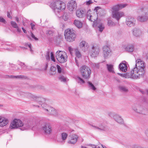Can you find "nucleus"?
Listing matches in <instances>:
<instances>
[{"instance_id": "obj_1", "label": "nucleus", "mask_w": 148, "mask_h": 148, "mask_svg": "<svg viewBox=\"0 0 148 148\" xmlns=\"http://www.w3.org/2000/svg\"><path fill=\"white\" fill-rule=\"evenodd\" d=\"M35 123L31 121H27L23 123L20 119H15L11 123L10 127L11 129L16 128L20 127V129L23 131L29 129H33L34 127L37 128L40 131L46 133V123L41 122L40 127L35 126Z\"/></svg>"}, {"instance_id": "obj_2", "label": "nucleus", "mask_w": 148, "mask_h": 148, "mask_svg": "<svg viewBox=\"0 0 148 148\" xmlns=\"http://www.w3.org/2000/svg\"><path fill=\"white\" fill-rule=\"evenodd\" d=\"M136 67H134L130 73V77L133 79L139 78L145 73L144 62L139 59L136 60Z\"/></svg>"}, {"instance_id": "obj_3", "label": "nucleus", "mask_w": 148, "mask_h": 148, "mask_svg": "<svg viewBox=\"0 0 148 148\" xmlns=\"http://www.w3.org/2000/svg\"><path fill=\"white\" fill-rule=\"evenodd\" d=\"M50 7L53 9L56 14L58 15L66 8L65 4L61 1L55 0L53 1L50 4Z\"/></svg>"}, {"instance_id": "obj_4", "label": "nucleus", "mask_w": 148, "mask_h": 148, "mask_svg": "<svg viewBox=\"0 0 148 148\" xmlns=\"http://www.w3.org/2000/svg\"><path fill=\"white\" fill-rule=\"evenodd\" d=\"M64 34L66 40L69 42L74 41L76 38L74 31L72 29H68L65 30Z\"/></svg>"}, {"instance_id": "obj_5", "label": "nucleus", "mask_w": 148, "mask_h": 148, "mask_svg": "<svg viewBox=\"0 0 148 148\" xmlns=\"http://www.w3.org/2000/svg\"><path fill=\"white\" fill-rule=\"evenodd\" d=\"M56 57L58 61L60 63H64L67 61L68 56L64 51H58L56 53Z\"/></svg>"}, {"instance_id": "obj_6", "label": "nucleus", "mask_w": 148, "mask_h": 148, "mask_svg": "<svg viewBox=\"0 0 148 148\" xmlns=\"http://www.w3.org/2000/svg\"><path fill=\"white\" fill-rule=\"evenodd\" d=\"M80 71L82 77L85 79H89L90 77L91 70L89 67L83 65L80 68Z\"/></svg>"}, {"instance_id": "obj_7", "label": "nucleus", "mask_w": 148, "mask_h": 148, "mask_svg": "<svg viewBox=\"0 0 148 148\" xmlns=\"http://www.w3.org/2000/svg\"><path fill=\"white\" fill-rule=\"evenodd\" d=\"M93 13L90 10H89L87 12V18L88 19L91 21L93 22V26L94 27L97 25V22L99 21L98 20L96 21L97 19V17L96 16L95 18H94L93 16Z\"/></svg>"}, {"instance_id": "obj_8", "label": "nucleus", "mask_w": 148, "mask_h": 148, "mask_svg": "<svg viewBox=\"0 0 148 148\" xmlns=\"http://www.w3.org/2000/svg\"><path fill=\"white\" fill-rule=\"evenodd\" d=\"M99 51L100 49L99 47L92 45L89 54L92 57H97L98 56Z\"/></svg>"}, {"instance_id": "obj_9", "label": "nucleus", "mask_w": 148, "mask_h": 148, "mask_svg": "<svg viewBox=\"0 0 148 148\" xmlns=\"http://www.w3.org/2000/svg\"><path fill=\"white\" fill-rule=\"evenodd\" d=\"M102 53L105 59L108 58L111 54V51L109 47L107 45L103 46L102 48Z\"/></svg>"}, {"instance_id": "obj_10", "label": "nucleus", "mask_w": 148, "mask_h": 148, "mask_svg": "<svg viewBox=\"0 0 148 148\" xmlns=\"http://www.w3.org/2000/svg\"><path fill=\"white\" fill-rule=\"evenodd\" d=\"M47 115L57 116L58 113L56 110L50 106L47 107Z\"/></svg>"}, {"instance_id": "obj_11", "label": "nucleus", "mask_w": 148, "mask_h": 148, "mask_svg": "<svg viewBox=\"0 0 148 148\" xmlns=\"http://www.w3.org/2000/svg\"><path fill=\"white\" fill-rule=\"evenodd\" d=\"M67 6L69 11L72 12L77 8V4L75 1L72 0L68 2Z\"/></svg>"}, {"instance_id": "obj_12", "label": "nucleus", "mask_w": 148, "mask_h": 148, "mask_svg": "<svg viewBox=\"0 0 148 148\" xmlns=\"http://www.w3.org/2000/svg\"><path fill=\"white\" fill-rule=\"evenodd\" d=\"M54 34V30L53 28L49 29L47 30V38L50 42H53V37Z\"/></svg>"}, {"instance_id": "obj_13", "label": "nucleus", "mask_w": 148, "mask_h": 148, "mask_svg": "<svg viewBox=\"0 0 148 148\" xmlns=\"http://www.w3.org/2000/svg\"><path fill=\"white\" fill-rule=\"evenodd\" d=\"M136 21L133 17L129 16L126 19V23L128 26L130 27H133L136 23Z\"/></svg>"}, {"instance_id": "obj_14", "label": "nucleus", "mask_w": 148, "mask_h": 148, "mask_svg": "<svg viewBox=\"0 0 148 148\" xmlns=\"http://www.w3.org/2000/svg\"><path fill=\"white\" fill-rule=\"evenodd\" d=\"M95 130H98L100 131H107L108 130V126L103 124H101L97 126L93 125H91Z\"/></svg>"}, {"instance_id": "obj_15", "label": "nucleus", "mask_w": 148, "mask_h": 148, "mask_svg": "<svg viewBox=\"0 0 148 148\" xmlns=\"http://www.w3.org/2000/svg\"><path fill=\"white\" fill-rule=\"evenodd\" d=\"M79 47L82 50L85 51L88 49L89 45L87 42L82 41L80 43Z\"/></svg>"}, {"instance_id": "obj_16", "label": "nucleus", "mask_w": 148, "mask_h": 148, "mask_svg": "<svg viewBox=\"0 0 148 148\" xmlns=\"http://www.w3.org/2000/svg\"><path fill=\"white\" fill-rule=\"evenodd\" d=\"M127 5L126 4H118L113 6L112 8V14L114 12H118V11L119 10L125 7Z\"/></svg>"}, {"instance_id": "obj_17", "label": "nucleus", "mask_w": 148, "mask_h": 148, "mask_svg": "<svg viewBox=\"0 0 148 148\" xmlns=\"http://www.w3.org/2000/svg\"><path fill=\"white\" fill-rule=\"evenodd\" d=\"M123 16L124 13L122 12H114L112 14V17L116 19L117 21H119L120 18Z\"/></svg>"}, {"instance_id": "obj_18", "label": "nucleus", "mask_w": 148, "mask_h": 148, "mask_svg": "<svg viewBox=\"0 0 148 148\" xmlns=\"http://www.w3.org/2000/svg\"><path fill=\"white\" fill-rule=\"evenodd\" d=\"M141 15L137 17V20L141 22L147 21L148 20V16L147 15H145V14L143 15L142 12H141Z\"/></svg>"}, {"instance_id": "obj_19", "label": "nucleus", "mask_w": 148, "mask_h": 148, "mask_svg": "<svg viewBox=\"0 0 148 148\" xmlns=\"http://www.w3.org/2000/svg\"><path fill=\"white\" fill-rule=\"evenodd\" d=\"M114 119L117 123L120 124H123L124 121L123 119L119 115L115 114L113 115Z\"/></svg>"}, {"instance_id": "obj_20", "label": "nucleus", "mask_w": 148, "mask_h": 148, "mask_svg": "<svg viewBox=\"0 0 148 148\" xmlns=\"http://www.w3.org/2000/svg\"><path fill=\"white\" fill-rule=\"evenodd\" d=\"M78 138L77 135L75 134H72L70 136V138L69 143L72 144H74L77 142V138Z\"/></svg>"}, {"instance_id": "obj_21", "label": "nucleus", "mask_w": 148, "mask_h": 148, "mask_svg": "<svg viewBox=\"0 0 148 148\" xmlns=\"http://www.w3.org/2000/svg\"><path fill=\"white\" fill-rule=\"evenodd\" d=\"M77 16L79 18H82L85 16L84 11L83 10L79 9L76 11Z\"/></svg>"}, {"instance_id": "obj_22", "label": "nucleus", "mask_w": 148, "mask_h": 148, "mask_svg": "<svg viewBox=\"0 0 148 148\" xmlns=\"http://www.w3.org/2000/svg\"><path fill=\"white\" fill-rule=\"evenodd\" d=\"M8 122V121L7 119L0 116V126L3 127L5 126Z\"/></svg>"}, {"instance_id": "obj_23", "label": "nucleus", "mask_w": 148, "mask_h": 148, "mask_svg": "<svg viewBox=\"0 0 148 148\" xmlns=\"http://www.w3.org/2000/svg\"><path fill=\"white\" fill-rule=\"evenodd\" d=\"M125 50L128 52H132L134 50V47L132 44L128 45L124 47Z\"/></svg>"}, {"instance_id": "obj_24", "label": "nucleus", "mask_w": 148, "mask_h": 148, "mask_svg": "<svg viewBox=\"0 0 148 148\" xmlns=\"http://www.w3.org/2000/svg\"><path fill=\"white\" fill-rule=\"evenodd\" d=\"M119 68L120 70L123 72H125L127 71V67L125 63H121L119 64Z\"/></svg>"}, {"instance_id": "obj_25", "label": "nucleus", "mask_w": 148, "mask_h": 148, "mask_svg": "<svg viewBox=\"0 0 148 148\" xmlns=\"http://www.w3.org/2000/svg\"><path fill=\"white\" fill-rule=\"evenodd\" d=\"M134 35L136 37H139L142 34L141 31L138 29L135 28L133 31Z\"/></svg>"}, {"instance_id": "obj_26", "label": "nucleus", "mask_w": 148, "mask_h": 148, "mask_svg": "<svg viewBox=\"0 0 148 148\" xmlns=\"http://www.w3.org/2000/svg\"><path fill=\"white\" fill-rule=\"evenodd\" d=\"M52 40H53V42L52 43L54 42L57 45H58L60 43L62 40V37L60 36H57L55 37L54 38H53Z\"/></svg>"}, {"instance_id": "obj_27", "label": "nucleus", "mask_w": 148, "mask_h": 148, "mask_svg": "<svg viewBox=\"0 0 148 148\" xmlns=\"http://www.w3.org/2000/svg\"><path fill=\"white\" fill-rule=\"evenodd\" d=\"M73 24L75 26L79 29L81 28L82 27V22L77 20H75Z\"/></svg>"}, {"instance_id": "obj_28", "label": "nucleus", "mask_w": 148, "mask_h": 148, "mask_svg": "<svg viewBox=\"0 0 148 148\" xmlns=\"http://www.w3.org/2000/svg\"><path fill=\"white\" fill-rule=\"evenodd\" d=\"M52 132L51 125L49 123H47V135H50Z\"/></svg>"}, {"instance_id": "obj_29", "label": "nucleus", "mask_w": 148, "mask_h": 148, "mask_svg": "<svg viewBox=\"0 0 148 148\" xmlns=\"http://www.w3.org/2000/svg\"><path fill=\"white\" fill-rule=\"evenodd\" d=\"M50 57L51 58V60L55 62V59L54 57L53 54L52 52H48L47 53V58L49 59Z\"/></svg>"}, {"instance_id": "obj_30", "label": "nucleus", "mask_w": 148, "mask_h": 148, "mask_svg": "<svg viewBox=\"0 0 148 148\" xmlns=\"http://www.w3.org/2000/svg\"><path fill=\"white\" fill-rule=\"evenodd\" d=\"M97 25L95 26L98 27L99 29V31L102 32L104 29V26L103 24L99 22V21L97 22Z\"/></svg>"}, {"instance_id": "obj_31", "label": "nucleus", "mask_w": 148, "mask_h": 148, "mask_svg": "<svg viewBox=\"0 0 148 148\" xmlns=\"http://www.w3.org/2000/svg\"><path fill=\"white\" fill-rule=\"evenodd\" d=\"M106 66H107L108 70L109 72L112 73H114V71L113 65L111 64H107Z\"/></svg>"}, {"instance_id": "obj_32", "label": "nucleus", "mask_w": 148, "mask_h": 148, "mask_svg": "<svg viewBox=\"0 0 148 148\" xmlns=\"http://www.w3.org/2000/svg\"><path fill=\"white\" fill-rule=\"evenodd\" d=\"M119 90L122 92H127L128 91L127 88L123 86H120L119 87Z\"/></svg>"}, {"instance_id": "obj_33", "label": "nucleus", "mask_w": 148, "mask_h": 148, "mask_svg": "<svg viewBox=\"0 0 148 148\" xmlns=\"http://www.w3.org/2000/svg\"><path fill=\"white\" fill-rule=\"evenodd\" d=\"M140 10L143 15L145 14V15H148V7H144L141 8Z\"/></svg>"}, {"instance_id": "obj_34", "label": "nucleus", "mask_w": 148, "mask_h": 148, "mask_svg": "<svg viewBox=\"0 0 148 148\" xmlns=\"http://www.w3.org/2000/svg\"><path fill=\"white\" fill-rule=\"evenodd\" d=\"M107 25L109 27H112L115 26L116 23L113 22L110 18H109L108 20Z\"/></svg>"}, {"instance_id": "obj_35", "label": "nucleus", "mask_w": 148, "mask_h": 148, "mask_svg": "<svg viewBox=\"0 0 148 148\" xmlns=\"http://www.w3.org/2000/svg\"><path fill=\"white\" fill-rule=\"evenodd\" d=\"M140 108L139 107H136L134 105L132 106V109L136 112L140 113L142 112V110L140 109Z\"/></svg>"}, {"instance_id": "obj_36", "label": "nucleus", "mask_w": 148, "mask_h": 148, "mask_svg": "<svg viewBox=\"0 0 148 148\" xmlns=\"http://www.w3.org/2000/svg\"><path fill=\"white\" fill-rule=\"evenodd\" d=\"M76 80L78 83H79L80 84H82L85 83V81L81 78L79 76L77 77L76 78Z\"/></svg>"}, {"instance_id": "obj_37", "label": "nucleus", "mask_w": 148, "mask_h": 148, "mask_svg": "<svg viewBox=\"0 0 148 148\" xmlns=\"http://www.w3.org/2000/svg\"><path fill=\"white\" fill-rule=\"evenodd\" d=\"M68 136V134L65 133L63 132L62 133L61 137L63 142H64Z\"/></svg>"}, {"instance_id": "obj_38", "label": "nucleus", "mask_w": 148, "mask_h": 148, "mask_svg": "<svg viewBox=\"0 0 148 148\" xmlns=\"http://www.w3.org/2000/svg\"><path fill=\"white\" fill-rule=\"evenodd\" d=\"M87 83L88 84V86L90 89L93 90H96V88L95 87L93 84L91 82H88Z\"/></svg>"}, {"instance_id": "obj_39", "label": "nucleus", "mask_w": 148, "mask_h": 148, "mask_svg": "<svg viewBox=\"0 0 148 148\" xmlns=\"http://www.w3.org/2000/svg\"><path fill=\"white\" fill-rule=\"evenodd\" d=\"M18 64L21 66L22 69L25 70L27 69V66L25 65L24 63L19 62Z\"/></svg>"}, {"instance_id": "obj_40", "label": "nucleus", "mask_w": 148, "mask_h": 148, "mask_svg": "<svg viewBox=\"0 0 148 148\" xmlns=\"http://www.w3.org/2000/svg\"><path fill=\"white\" fill-rule=\"evenodd\" d=\"M62 18L65 21L67 20L69 18L68 14L66 13H64L62 16Z\"/></svg>"}, {"instance_id": "obj_41", "label": "nucleus", "mask_w": 148, "mask_h": 148, "mask_svg": "<svg viewBox=\"0 0 148 148\" xmlns=\"http://www.w3.org/2000/svg\"><path fill=\"white\" fill-rule=\"evenodd\" d=\"M91 65L93 67H95L97 69H99V63H91Z\"/></svg>"}, {"instance_id": "obj_42", "label": "nucleus", "mask_w": 148, "mask_h": 148, "mask_svg": "<svg viewBox=\"0 0 148 148\" xmlns=\"http://www.w3.org/2000/svg\"><path fill=\"white\" fill-rule=\"evenodd\" d=\"M58 79L61 81L65 82L66 81V78L63 75H60Z\"/></svg>"}, {"instance_id": "obj_43", "label": "nucleus", "mask_w": 148, "mask_h": 148, "mask_svg": "<svg viewBox=\"0 0 148 148\" xmlns=\"http://www.w3.org/2000/svg\"><path fill=\"white\" fill-rule=\"evenodd\" d=\"M11 24L13 27L15 28H18L17 24L16 22L12 21L11 22Z\"/></svg>"}, {"instance_id": "obj_44", "label": "nucleus", "mask_w": 148, "mask_h": 148, "mask_svg": "<svg viewBox=\"0 0 148 148\" xmlns=\"http://www.w3.org/2000/svg\"><path fill=\"white\" fill-rule=\"evenodd\" d=\"M75 54L76 57L78 58H80L81 56V54L78 50H76Z\"/></svg>"}, {"instance_id": "obj_45", "label": "nucleus", "mask_w": 148, "mask_h": 148, "mask_svg": "<svg viewBox=\"0 0 148 148\" xmlns=\"http://www.w3.org/2000/svg\"><path fill=\"white\" fill-rule=\"evenodd\" d=\"M95 11L96 12V14H97V12H104V10H103L101 9L99 7H97L95 8Z\"/></svg>"}, {"instance_id": "obj_46", "label": "nucleus", "mask_w": 148, "mask_h": 148, "mask_svg": "<svg viewBox=\"0 0 148 148\" xmlns=\"http://www.w3.org/2000/svg\"><path fill=\"white\" fill-rule=\"evenodd\" d=\"M31 36L35 40L38 41V38L36 37L33 34L32 32H31Z\"/></svg>"}, {"instance_id": "obj_47", "label": "nucleus", "mask_w": 148, "mask_h": 148, "mask_svg": "<svg viewBox=\"0 0 148 148\" xmlns=\"http://www.w3.org/2000/svg\"><path fill=\"white\" fill-rule=\"evenodd\" d=\"M57 68L58 72L59 73H61L62 69L60 66L58 65H57Z\"/></svg>"}, {"instance_id": "obj_48", "label": "nucleus", "mask_w": 148, "mask_h": 148, "mask_svg": "<svg viewBox=\"0 0 148 148\" xmlns=\"http://www.w3.org/2000/svg\"><path fill=\"white\" fill-rule=\"evenodd\" d=\"M0 22L3 23L4 24H6V23L5 20L1 17H0Z\"/></svg>"}, {"instance_id": "obj_49", "label": "nucleus", "mask_w": 148, "mask_h": 148, "mask_svg": "<svg viewBox=\"0 0 148 148\" xmlns=\"http://www.w3.org/2000/svg\"><path fill=\"white\" fill-rule=\"evenodd\" d=\"M132 148H145L138 145H134L133 146Z\"/></svg>"}, {"instance_id": "obj_50", "label": "nucleus", "mask_w": 148, "mask_h": 148, "mask_svg": "<svg viewBox=\"0 0 148 148\" xmlns=\"http://www.w3.org/2000/svg\"><path fill=\"white\" fill-rule=\"evenodd\" d=\"M50 69L51 71L53 72H55L56 70V67L54 66H51V67Z\"/></svg>"}, {"instance_id": "obj_51", "label": "nucleus", "mask_w": 148, "mask_h": 148, "mask_svg": "<svg viewBox=\"0 0 148 148\" xmlns=\"http://www.w3.org/2000/svg\"><path fill=\"white\" fill-rule=\"evenodd\" d=\"M41 106L44 109L46 110V104L45 103H42L41 104Z\"/></svg>"}, {"instance_id": "obj_52", "label": "nucleus", "mask_w": 148, "mask_h": 148, "mask_svg": "<svg viewBox=\"0 0 148 148\" xmlns=\"http://www.w3.org/2000/svg\"><path fill=\"white\" fill-rule=\"evenodd\" d=\"M92 3V0H89L88 1H86V4L87 5H89Z\"/></svg>"}, {"instance_id": "obj_53", "label": "nucleus", "mask_w": 148, "mask_h": 148, "mask_svg": "<svg viewBox=\"0 0 148 148\" xmlns=\"http://www.w3.org/2000/svg\"><path fill=\"white\" fill-rule=\"evenodd\" d=\"M37 100L39 101H41V102H42L43 100H44V99L41 98H39V97H38L37 98ZM39 102H40V101H39Z\"/></svg>"}, {"instance_id": "obj_54", "label": "nucleus", "mask_w": 148, "mask_h": 148, "mask_svg": "<svg viewBox=\"0 0 148 148\" xmlns=\"http://www.w3.org/2000/svg\"><path fill=\"white\" fill-rule=\"evenodd\" d=\"M71 54V55H72V51H73V49L71 48V47H69L68 48Z\"/></svg>"}, {"instance_id": "obj_55", "label": "nucleus", "mask_w": 148, "mask_h": 148, "mask_svg": "<svg viewBox=\"0 0 148 148\" xmlns=\"http://www.w3.org/2000/svg\"><path fill=\"white\" fill-rule=\"evenodd\" d=\"M27 45L30 48V50L31 52H32V45L30 43H28L27 44Z\"/></svg>"}, {"instance_id": "obj_56", "label": "nucleus", "mask_w": 148, "mask_h": 148, "mask_svg": "<svg viewBox=\"0 0 148 148\" xmlns=\"http://www.w3.org/2000/svg\"><path fill=\"white\" fill-rule=\"evenodd\" d=\"M30 25L31 26V28L33 30H34L35 29V25L32 24V23H31Z\"/></svg>"}, {"instance_id": "obj_57", "label": "nucleus", "mask_w": 148, "mask_h": 148, "mask_svg": "<svg viewBox=\"0 0 148 148\" xmlns=\"http://www.w3.org/2000/svg\"><path fill=\"white\" fill-rule=\"evenodd\" d=\"M24 76L20 75L16 76V78H24Z\"/></svg>"}, {"instance_id": "obj_58", "label": "nucleus", "mask_w": 148, "mask_h": 148, "mask_svg": "<svg viewBox=\"0 0 148 148\" xmlns=\"http://www.w3.org/2000/svg\"><path fill=\"white\" fill-rule=\"evenodd\" d=\"M7 16L9 18H12V17L11 16L10 13L8 12H7Z\"/></svg>"}, {"instance_id": "obj_59", "label": "nucleus", "mask_w": 148, "mask_h": 148, "mask_svg": "<svg viewBox=\"0 0 148 148\" xmlns=\"http://www.w3.org/2000/svg\"><path fill=\"white\" fill-rule=\"evenodd\" d=\"M22 29L23 30V32L24 33H25V34L27 33V31L25 30V29L23 27H22Z\"/></svg>"}, {"instance_id": "obj_60", "label": "nucleus", "mask_w": 148, "mask_h": 148, "mask_svg": "<svg viewBox=\"0 0 148 148\" xmlns=\"http://www.w3.org/2000/svg\"><path fill=\"white\" fill-rule=\"evenodd\" d=\"M17 29V31L18 32H21V29L20 28H19L18 27V28H16Z\"/></svg>"}, {"instance_id": "obj_61", "label": "nucleus", "mask_w": 148, "mask_h": 148, "mask_svg": "<svg viewBox=\"0 0 148 148\" xmlns=\"http://www.w3.org/2000/svg\"><path fill=\"white\" fill-rule=\"evenodd\" d=\"M15 18H16V21H17V23H18L19 21V18L18 17H15Z\"/></svg>"}, {"instance_id": "obj_62", "label": "nucleus", "mask_w": 148, "mask_h": 148, "mask_svg": "<svg viewBox=\"0 0 148 148\" xmlns=\"http://www.w3.org/2000/svg\"><path fill=\"white\" fill-rule=\"evenodd\" d=\"M16 76H14V75H11L10 76V77L12 78H16Z\"/></svg>"}, {"instance_id": "obj_63", "label": "nucleus", "mask_w": 148, "mask_h": 148, "mask_svg": "<svg viewBox=\"0 0 148 148\" xmlns=\"http://www.w3.org/2000/svg\"><path fill=\"white\" fill-rule=\"evenodd\" d=\"M146 134L148 136V129L145 132Z\"/></svg>"}, {"instance_id": "obj_64", "label": "nucleus", "mask_w": 148, "mask_h": 148, "mask_svg": "<svg viewBox=\"0 0 148 148\" xmlns=\"http://www.w3.org/2000/svg\"><path fill=\"white\" fill-rule=\"evenodd\" d=\"M100 146H101L103 148H107L106 147V146H104L103 145H101V144H100Z\"/></svg>"}]
</instances>
